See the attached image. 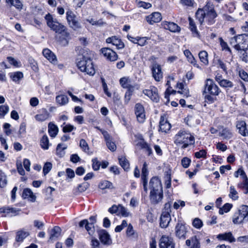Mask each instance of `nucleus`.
Listing matches in <instances>:
<instances>
[{
	"label": "nucleus",
	"instance_id": "obj_48",
	"mask_svg": "<svg viewBox=\"0 0 248 248\" xmlns=\"http://www.w3.org/2000/svg\"><path fill=\"white\" fill-rule=\"evenodd\" d=\"M9 76L12 80L15 82L19 81L23 77L22 73L20 72L11 73L9 74Z\"/></svg>",
	"mask_w": 248,
	"mask_h": 248
},
{
	"label": "nucleus",
	"instance_id": "obj_21",
	"mask_svg": "<svg viewBox=\"0 0 248 248\" xmlns=\"http://www.w3.org/2000/svg\"><path fill=\"white\" fill-rule=\"evenodd\" d=\"M141 179L143 183V186L144 188V191L145 192V194L147 193V176L148 175V171L147 169V165L146 163L145 162L143 164V167L142 168L141 171Z\"/></svg>",
	"mask_w": 248,
	"mask_h": 248
},
{
	"label": "nucleus",
	"instance_id": "obj_58",
	"mask_svg": "<svg viewBox=\"0 0 248 248\" xmlns=\"http://www.w3.org/2000/svg\"><path fill=\"white\" fill-rule=\"evenodd\" d=\"M7 59L11 64L13 65L15 67H19L21 66L20 62L12 57H8Z\"/></svg>",
	"mask_w": 248,
	"mask_h": 248
},
{
	"label": "nucleus",
	"instance_id": "obj_62",
	"mask_svg": "<svg viewBox=\"0 0 248 248\" xmlns=\"http://www.w3.org/2000/svg\"><path fill=\"white\" fill-rule=\"evenodd\" d=\"M119 212L122 215V216L124 217H127L129 216V213L125 207L123 206L119 205Z\"/></svg>",
	"mask_w": 248,
	"mask_h": 248
},
{
	"label": "nucleus",
	"instance_id": "obj_49",
	"mask_svg": "<svg viewBox=\"0 0 248 248\" xmlns=\"http://www.w3.org/2000/svg\"><path fill=\"white\" fill-rule=\"evenodd\" d=\"M6 1L19 10L22 9L23 4L19 0H6Z\"/></svg>",
	"mask_w": 248,
	"mask_h": 248
},
{
	"label": "nucleus",
	"instance_id": "obj_55",
	"mask_svg": "<svg viewBox=\"0 0 248 248\" xmlns=\"http://www.w3.org/2000/svg\"><path fill=\"white\" fill-rule=\"evenodd\" d=\"M232 207V205L230 203H226L224 205L222 208H220L219 210V214L222 215L224 213L228 212Z\"/></svg>",
	"mask_w": 248,
	"mask_h": 248
},
{
	"label": "nucleus",
	"instance_id": "obj_37",
	"mask_svg": "<svg viewBox=\"0 0 248 248\" xmlns=\"http://www.w3.org/2000/svg\"><path fill=\"white\" fill-rule=\"evenodd\" d=\"M98 187L102 190L106 189H111L114 188L113 184L107 180L101 181L98 185Z\"/></svg>",
	"mask_w": 248,
	"mask_h": 248
},
{
	"label": "nucleus",
	"instance_id": "obj_2",
	"mask_svg": "<svg viewBox=\"0 0 248 248\" xmlns=\"http://www.w3.org/2000/svg\"><path fill=\"white\" fill-rule=\"evenodd\" d=\"M174 143L177 146H181L182 149H185L195 144V138L190 132L184 129H181L174 137Z\"/></svg>",
	"mask_w": 248,
	"mask_h": 248
},
{
	"label": "nucleus",
	"instance_id": "obj_52",
	"mask_svg": "<svg viewBox=\"0 0 248 248\" xmlns=\"http://www.w3.org/2000/svg\"><path fill=\"white\" fill-rule=\"evenodd\" d=\"M79 146L86 153H89V147L87 142L84 139H81L79 142Z\"/></svg>",
	"mask_w": 248,
	"mask_h": 248
},
{
	"label": "nucleus",
	"instance_id": "obj_27",
	"mask_svg": "<svg viewBox=\"0 0 248 248\" xmlns=\"http://www.w3.org/2000/svg\"><path fill=\"white\" fill-rule=\"evenodd\" d=\"M236 127L239 130V133L243 136H248V130L246 127V123L243 121H238Z\"/></svg>",
	"mask_w": 248,
	"mask_h": 248
},
{
	"label": "nucleus",
	"instance_id": "obj_64",
	"mask_svg": "<svg viewBox=\"0 0 248 248\" xmlns=\"http://www.w3.org/2000/svg\"><path fill=\"white\" fill-rule=\"evenodd\" d=\"M192 224L197 229H200L202 226V222L199 218H196L194 219Z\"/></svg>",
	"mask_w": 248,
	"mask_h": 248
},
{
	"label": "nucleus",
	"instance_id": "obj_38",
	"mask_svg": "<svg viewBox=\"0 0 248 248\" xmlns=\"http://www.w3.org/2000/svg\"><path fill=\"white\" fill-rule=\"evenodd\" d=\"M67 149V146L62 143L58 144L56 148V155L59 157H62L65 154V150Z\"/></svg>",
	"mask_w": 248,
	"mask_h": 248
},
{
	"label": "nucleus",
	"instance_id": "obj_28",
	"mask_svg": "<svg viewBox=\"0 0 248 248\" xmlns=\"http://www.w3.org/2000/svg\"><path fill=\"white\" fill-rule=\"evenodd\" d=\"M61 229L58 226H55L50 232L49 241H54L61 235Z\"/></svg>",
	"mask_w": 248,
	"mask_h": 248
},
{
	"label": "nucleus",
	"instance_id": "obj_26",
	"mask_svg": "<svg viewBox=\"0 0 248 248\" xmlns=\"http://www.w3.org/2000/svg\"><path fill=\"white\" fill-rule=\"evenodd\" d=\"M22 197L23 199H28L31 202H34L36 200L35 195L29 188H26L23 190Z\"/></svg>",
	"mask_w": 248,
	"mask_h": 248
},
{
	"label": "nucleus",
	"instance_id": "obj_39",
	"mask_svg": "<svg viewBox=\"0 0 248 248\" xmlns=\"http://www.w3.org/2000/svg\"><path fill=\"white\" fill-rule=\"evenodd\" d=\"M29 235L28 232L25 230H20L16 232V240L17 242H22Z\"/></svg>",
	"mask_w": 248,
	"mask_h": 248
},
{
	"label": "nucleus",
	"instance_id": "obj_31",
	"mask_svg": "<svg viewBox=\"0 0 248 248\" xmlns=\"http://www.w3.org/2000/svg\"><path fill=\"white\" fill-rule=\"evenodd\" d=\"M137 146L142 149H144L148 153V155H150L152 153V148L143 139H140L137 142Z\"/></svg>",
	"mask_w": 248,
	"mask_h": 248
},
{
	"label": "nucleus",
	"instance_id": "obj_12",
	"mask_svg": "<svg viewBox=\"0 0 248 248\" xmlns=\"http://www.w3.org/2000/svg\"><path fill=\"white\" fill-rule=\"evenodd\" d=\"M143 93L154 102H157L159 100L157 89L154 86H151L149 89L143 90Z\"/></svg>",
	"mask_w": 248,
	"mask_h": 248
},
{
	"label": "nucleus",
	"instance_id": "obj_7",
	"mask_svg": "<svg viewBox=\"0 0 248 248\" xmlns=\"http://www.w3.org/2000/svg\"><path fill=\"white\" fill-rule=\"evenodd\" d=\"M220 92L218 86L214 81L210 78L207 79L204 85V93H208L213 95H218Z\"/></svg>",
	"mask_w": 248,
	"mask_h": 248
},
{
	"label": "nucleus",
	"instance_id": "obj_23",
	"mask_svg": "<svg viewBox=\"0 0 248 248\" xmlns=\"http://www.w3.org/2000/svg\"><path fill=\"white\" fill-rule=\"evenodd\" d=\"M162 19V16L159 12H154L146 17V20L150 24L160 22Z\"/></svg>",
	"mask_w": 248,
	"mask_h": 248
},
{
	"label": "nucleus",
	"instance_id": "obj_13",
	"mask_svg": "<svg viewBox=\"0 0 248 248\" xmlns=\"http://www.w3.org/2000/svg\"><path fill=\"white\" fill-rule=\"evenodd\" d=\"M149 189L150 192L162 190L163 188L160 180L156 177H153L149 182Z\"/></svg>",
	"mask_w": 248,
	"mask_h": 248
},
{
	"label": "nucleus",
	"instance_id": "obj_3",
	"mask_svg": "<svg viewBox=\"0 0 248 248\" xmlns=\"http://www.w3.org/2000/svg\"><path fill=\"white\" fill-rule=\"evenodd\" d=\"M77 65L78 69L82 72L93 76L95 73V68L92 60L88 57L82 56L77 60Z\"/></svg>",
	"mask_w": 248,
	"mask_h": 248
},
{
	"label": "nucleus",
	"instance_id": "obj_36",
	"mask_svg": "<svg viewBox=\"0 0 248 248\" xmlns=\"http://www.w3.org/2000/svg\"><path fill=\"white\" fill-rule=\"evenodd\" d=\"M217 237L219 239L228 241L230 242H233L235 241V238L230 232L219 234L218 235Z\"/></svg>",
	"mask_w": 248,
	"mask_h": 248
},
{
	"label": "nucleus",
	"instance_id": "obj_45",
	"mask_svg": "<svg viewBox=\"0 0 248 248\" xmlns=\"http://www.w3.org/2000/svg\"><path fill=\"white\" fill-rule=\"evenodd\" d=\"M229 197L234 201L238 199V194L234 186H232L230 187Z\"/></svg>",
	"mask_w": 248,
	"mask_h": 248
},
{
	"label": "nucleus",
	"instance_id": "obj_53",
	"mask_svg": "<svg viewBox=\"0 0 248 248\" xmlns=\"http://www.w3.org/2000/svg\"><path fill=\"white\" fill-rule=\"evenodd\" d=\"M7 183L6 176L4 172L0 171V187H5Z\"/></svg>",
	"mask_w": 248,
	"mask_h": 248
},
{
	"label": "nucleus",
	"instance_id": "obj_22",
	"mask_svg": "<svg viewBox=\"0 0 248 248\" xmlns=\"http://www.w3.org/2000/svg\"><path fill=\"white\" fill-rule=\"evenodd\" d=\"M186 231L185 226L181 222H178L175 227V233L179 238L185 239Z\"/></svg>",
	"mask_w": 248,
	"mask_h": 248
},
{
	"label": "nucleus",
	"instance_id": "obj_20",
	"mask_svg": "<svg viewBox=\"0 0 248 248\" xmlns=\"http://www.w3.org/2000/svg\"><path fill=\"white\" fill-rule=\"evenodd\" d=\"M120 84L123 88L127 90H134L135 86L129 77H123L120 79Z\"/></svg>",
	"mask_w": 248,
	"mask_h": 248
},
{
	"label": "nucleus",
	"instance_id": "obj_11",
	"mask_svg": "<svg viewBox=\"0 0 248 248\" xmlns=\"http://www.w3.org/2000/svg\"><path fill=\"white\" fill-rule=\"evenodd\" d=\"M159 246L160 248H174L175 244L171 237L163 235L159 240Z\"/></svg>",
	"mask_w": 248,
	"mask_h": 248
},
{
	"label": "nucleus",
	"instance_id": "obj_57",
	"mask_svg": "<svg viewBox=\"0 0 248 248\" xmlns=\"http://www.w3.org/2000/svg\"><path fill=\"white\" fill-rule=\"evenodd\" d=\"M234 176L236 178L240 176L242 179L247 177L242 168H239L234 173Z\"/></svg>",
	"mask_w": 248,
	"mask_h": 248
},
{
	"label": "nucleus",
	"instance_id": "obj_60",
	"mask_svg": "<svg viewBox=\"0 0 248 248\" xmlns=\"http://www.w3.org/2000/svg\"><path fill=\"white\" fill-rule=\"evenodd\" d=\"M191 159L187 157H185L183 158L181 160V165L184 168H187L190 163Z\"/></svg>",
	"mask_w": 248,
	"mask_h": 248
},
{
	"label": "nucleus",
	"instance_id": "obj_63",
	"mask_svg": "<svg viewBox=\"0 0 248 248\" xmlns=\"http://www.w3.org/2000/svg\"><path fill=\"white\" fill-rule=\"evenodd\" d=\"M93 164L92 167L94 170H97L99 169L101 166V163L97 160V158H93L92 159Z\"/></svg>",
	"mask_w": 248,
	"mask_h": 248
},
{
	"label": "nucleus",
	"instance_id": "obj_15",
	"mask_svg": "<svg viewBox=\"0 0 248 248\" xmlns=\"http://www.w3.org/2000/svg\"><path fill=\"white\" fill-rule=\"evenodd\" d=\"M151 202L154 204H156L160 202L163 198V189L150 192L149 195Z\"/></svg>",
	"mask_w": 248,
	"mask_h": 248
},
{
	"label": "nucleus",
	"instance_id": "obj_32",
	"mask_svg": "<svg viewBox=\"0 0 248 248\" xmlns=\"http://www.w3.org/2000/svg\"><path fill=\"white\" fill-rule=\"evenodd\" d=\"M184 54L189 63L192 64L194 66L199 68V65L197 63L196 60L189 50H185L184 51Z\"/></svg>",
	"mask_w": 248,
	"mask_h": 248
},
{
	"label": "nucleus",
	"instance_id": "obj_34",
	"mask_svg": "<svg viewBox=\"0 0 248 248\" xmlns=\"http://www.w3.org/2000/svg\"><path fill=\"white\" fill-rule=\"evenodd\" d=\"M186 244L187 246H190L192 244V247L190 248H200L199 241L196 236L192 237L190 239L186 240Z\"/></svg>",
	"mask_w": 248,
	"mask_h": 248
},
{
	"label": "nucleus",
	"instance_id": "obj_24",
	"mask_svg": "<svg viewBox=\"0 0 248 248\" xmlns=\"http://www.w3.org/2000/svg\"><path fill=\"white\" fill-rule=\"evenodd\" d=\"M107 43H111L113 46H116L118 49H121L124 47V44L122 42L121 39L117 38L116 36L109 37L106 40Z\"/></svg>",
	"mask_w": 248,
	"mask_h": 248
},
{
	"label": "nucleus",
	"instance_id": "obj_50",
	"mask_svg": "<svg viewBox=\"0 0 248 248\" xmlns=\"http://www.w3.org/2000/svg\"><path fill=\"white\" fill-rule=\"evenodd\" d=\"M120 165L124 170H127L129 169V164L128 160L124 157H121L119 158Z\"/></svg>",
	"mask_w": 248,
	"mask_h": 248
},
{
	"label": "nucleus",
	"instance_id": "obj_19",
	"mask_svg": "<svg viewBox=\"0 0 248 248\" xmlns=\"http://www.w3.org/2000/svg\"><path fill=\"white\" fill-rule=\"evenodd\" d=\"M101 51L103 55L110 61H115L118 59L116 53L110 48H103Z\"/></svg>",
	"mask_w": 248,
	"mask_h": 248
},
{
	"label": "nucleus",
	"instance_id": "obj_44",
	"mask_svg": "<svg viewBox=\"0 0 248 248\" xmlns=\"http://www.w3.org/2000/svg\"><path fill=\"white\" fill-rule=\"evenodd\" d=\"M40 146L44 150H47L49 147V142L48 137L44 135L40 140Z\"/></svg>",
	"mask_w": 248,
	"mask_h": 248
},
{
	"label": "nucleus",
	"instance_id": "obj_14",
	"mask_svg": "<svg viewBox=\"0 0 248 248\" xmlns=\"http://www.w3.org/2000/svg\"><path fill=\"white\" fill-rule=\"evenodd\" d=\"M153 77L156 81H159L163 78V72L160 65L154 62L152 65Z\"/></svg>",
	"mask_w": 248,
	"mask_h": 248
},
{
	"label": "nucleus",
	"instance_id": "obj_56",
	"mask_svg": "<svg viewBox=\"0 0 248 248\" xmlns=\"http://www.w3.org/2000/svg\"><path fill=\"white\" fill-rule=\"evenodd\" d=\"M220 86L225 88H231L233 86L232 82L227 79H223L219 83Z\"/></svg>",
	"mask_w": 248,
	"mask_h": 248
},
{
	"label": "nucleus",
	"instance_id": "obj_59",
	"mask_svg": "<svg viewBox=\"0 0 248 248\" xmlns=\"http://www.w3.org/2000/svg\"><path fill=\"white\" fill-rule=\"evenodd\" d=\"M16 169L18 172L22 176L25 175V172L23 168L22 162L20 161H17L16 163Z\"/></svg>",
	"mask_w": 248,
	"mask_h": 248
},
{
	"label": "nucleus",
	"instance_id": "obj_18",
	"mask_svg": "<svg viewBox=\"0 0 248 248\" xmlns=\"http://www.w3.org/2000/svg\"><path fill=\"white\" fill-rule=\"evenodd\" d=\"M99 239L101 243L105 245H110L112 243L109 234L105 230H101L98 232Z\"/></svg>",
	"mask_w": 248,
	"mask_h": 248
},
{
	"label": "nucleus",
	"instance_id": "obj_35",
	"mask_svg": "<svg viewBox=\"0 0 248 248\" xmlns=\"http://www.w3.org/2000/svg\"><path fill=\"white\" fill-rule=\"evenodd\" d=\"M48 131L50 136L55 138L58 134L59 129L57 126L50 122L48 125Z\"/></svg>",
	"mask_w": 248,
	"mask_h": 248
},
{
	"label": "nucleus",
	"instance_id": "obj_40",
	"mask_svg": "<svg viewBox=\"0 0 248 248\" xmlns=\"http://www.w3.org/2000/svg\"><path fill=\"white\" fill-rule=\"evenodd\" d=\"M177 88L179 89L178 91L179 93L183 94L184 96L186 97L189 96L188 90L182 83H178Z\"/></svg>",
	"mask_w": 248,
	"mask_h": 248
},
{
	"label": "nucleus",
	"instance_id": "obj_41",
	"mask_svg": "<svg viewBox=\"0 0 248 248\" xmlns=\"http://www.w3.org/2000/svg\"><path fill=\"white\" fill-rule=\"evenodd\" d=\"M237 187L243 190L244 194L248 193V178L247 177L243 178V182L238 184Z\"/></svg>",
	"mask_w": 248,
	"mask_h": 248
},
{
	"label": "nucleus",
	"instance_id": "obj_16",
	"mask_svg": "<svg viewBox=\"0 0 248 248\" xmlns=\"http://www.w3.org/2000/svg\"><path fill=\"white\" fill-rule=\"evenodd\" d=\"M135 114L139 122L142 123L145 120V110L140 104L138 103L135 105Z\"/></svg>",
	"mask_w": 248,
	"mask_h": 248
},
{
	"label": "nucleus",
	"instance_id": "obj_8",
	"mask_svg": "<svg viewBox=\"0 0 248 248\" xmlns=\"http://www.w3.org/2000/svg\"><path fill=\"white\" fill-rule=\"evenodd\" d=\"M56 37L59 43L62 46H66L69 44L71 37L70 33L68 31L67 29L65 28L60 33H58Z\"/></svg>",
	"mask_w": 248,
	"mask_h": 248
},
{
	"label": "nucleus",
	"instance_id": "obj_29",
	"mask_svg": "<svg viewBox=\"0 0 248 248\" xmlns=\"http://www.w3.org/2000/svg\"><path fill=\"white\" fill-rule=\"evenodd\" d=\"M159 126L160 130L162 132L166 133L170 131L171 125L168 121L165 120L164 118L162 116L160 118Z\"/></svg>",
	"mask_w": 248,
	"mask_h": 248
},
{
	"label": "nucleus",
	"instance_id": "obj_10",
	"mask_svg": "<svg viewBox=\"0 0 248 248\" xmlns=\"http://www.w3.org/2000/svg\"><path fill=\"white\" fill-rule=\"evenodd\" d=\"M238 44L235 46L237 50H245L248 48V34L238 35Z\"/></svg>",
	"mask_w": 248,
	"mask_h": 248
},
{
	"label": "nucleus",
	"instance_id": "obj_5",
	"mask_svg": "<svg viewBox=\"0 0 248 248\" xmlns=\"http://www.w3.org/2000/svg\"><path fill=\"white\" fill-rule=\"evenodd\" d=\"M45 18L46 21V24L51 30L54 31L57 34L62 31L66 27L59 22L57 19L54 18L50 14L46 15Z\"/></svg>",
	"mask_w": 248,
	"mask_h": 248
},
{
	"label": "nucleus",
	"instance_id": "obj_4",
	"mask_svg": "<svg viewBox=\"0 0 248 248\" xmlns=\"http://www.w3.org/2000/svg\"><path fill=\"white\" fill-rule=\"evenodd\" d=\"M232 221L234 224H240L248 221V206L242 205L233 215Z\"/></svg>",
	"mask_w": 248,
	"mask_h": 248
},
{
	"label": "nucleus",
	"instance_id": "obj_42",
	"mask_svg": "<svg viewBox=\"0 0 248 248\" xmlns=\"http://www.w3.org/2000/svg\"><path fill=\"white\" fill-rule=\"evenodd\" d=\"M89 184L86 182L79 185L77 188L73 190L74 194L78 195L79 193L85 191L89 187Z\"/></svg>",
	"mask_w": 248,
	"mask_h": 248
},
{
	"label": "nucleus",
	"instance_id": "obj_17",
	"mask_svg": "<svg viewBox=\"0 0 248 248\" xmlns=\"http://www.w3.org/2000/svg\"><path fill=\"white\" fill-rule=\"evenodd\" d=\"M50 117V114L48 110L45 108H42L38 110V114L34 118L37 121L42 122L48 120Z\"/></svg>",
	"mask_w": 248,
	"mask_h": 248
},
{
	"label": "nucleus",
	"instance_id": "obj_51",
	"mask_svg": "<svg viewBox=\"0 0 248 248\" xmlns=\"http://www.w3.org/2000/svg\"><path fill=\"white\" fill-rule=\"evenodd\" d=\"M9 108L7 105L0 106V119L3 118L5 115L8 112Z\"/></svg>",
	"mask_w": 248,
	"mask_h": 248
},
{
	"label": "nucleus",
	"instance_id": "obj_54",
	"mask_svg": "<svg viewBox=\"0 0 248 248\" xmlns=\"http://www.w3.org/2000/svg\"><path fill=\"white\" fill-rule=\"evenodd\" d=\"M220 45L222 48V50H225L229 51L230 53H232V51L230 48L229 47L227 43L225 42L222 38H219Z\"/></svg>",
	"mask_w": 248,
	"mask_h": 248
},
{
	"label": "nucleus",
	"instance_id": "obj_9",
	"mask_svg": "<svg viewBox=\"0 0 248 248\" xmlns=\"http://www.w3.org/2000/svg\"><path fill=\"white\" fill-rule=\"evenodd\" d=\"M66 19L70 27L74 30H77L81 28L80 23L72 11L68 10L66 12Z\"/></svg>",
	"mask_w": 248,
	"mask_h": 248
},
{
	"label": "nucleus",
	"instance_id": "obj_46",
	"mask_svg": "<svg viewBox=\"0 0 248 248\" xmlns=\"http://www.w3.org/2000/svg\"><path fill=\"white\" fill-rule=\"evenodd\" d=\"M188 19L189 21V29L192 32L193 35L195 37H199V33L194 21L190 17H189Z\"/></svg>",
	"mask_w": 248,
	"mask_h": 248
},
{
	"label": "nucleus",
	"instance_id": "obj_6",
	"mask_svg": "<svg viewBox=\"0 0 248 248\" xmlns=\"http://www.w3.org/2000/svg\"><path fill=\"white\" fill-rule=\"evenodd\" d=\"M171 203L168 202L164 205L162 214L160 217V225L162 228H166L171 220L170 213L171 212Z\"/></svg>",
	"mask_w": 248,
	"mask_h": 248
},
{
	"label": "nucleus",
	"instance_id": "obj_1",
	"mask_svg": "<svg viewBox=\"0 0 248 248\" xmlns=\"http://www.w3.org/2000/svg\"><path fill=\"white\" fill-rule=\"evenodd\" d=\"M217 14L215 10L214 4L211 1H207L206 5L202 9H199L196 13V16L200 24H202L204 19L209 25H212L215 22V19Z\"/></svg>",
	"mask_w": 248,
	"mask_h": 248
},
{
	"label": "nucleus",
	"instance_id": "obj_30",
	"mask_svg": "<svg viewBox=\"0 0 248 248\" xmlns=\"http://www.w3.org/2000/svg\"><path fill=\"white\" fill-rule=\"evenodd\" d=\"M164 28L173 32H179L180 28L173 22H165L164 23Z\"/></svg>",
	"mask_w": 248,
	"mask_h": 248
},
{
	"label": "nucleus",
	"instance_id": "obj_33",
	"mask_svg": "<svg viewBox=\"0 0 248 248\" xmlns=\"http://www.w3.org/2000/svg\"><path fill=\"white\" fill-rule=\"evenodd\" d=\"M68 102L69 98L65 94H59L56 96V102L61 106L66 105Z\"/></svg>",
	"mask_w": 248,
	"mask_h": 248
},
{
	"label": "nucleus",
	"instance_id": "obj_43",
	"mask_svg": "<svg viewBox=\"0 0 248 248\" xmlns=\"http://www.w3.org/2000/svg\"><path fill=\"white\" fill-rule=\"evenodd\" d=\"M232 135L231 131L227 128H223L219 132V136L222 137L223 139H229L232 137Z\"/></svg>",
	"mask_w": 248,
	"mask_h": 248
},
{
	"label": "nucleus",
	"instance_id": "obj_25",
	"mask_svg": "<svg viewBox=\"0 0 248 248\" xmlns=\"http://www.w3.org/2000/svg\"><path fill=\"white\" fill-rule=\"evenodd\" d=\"M43 54L50 62L55 64L57 61L55 55L49 49L46 48L43 50Z\"/></svg>",
	"mask_w": 248,
	"mask_h": 248
},
{
	"label": "nucleus",
	"instance_id": "obj_61",
	"mask_svg": "<svg viewBox=\"0 0 248 248\" xmlns=\"http://www.w3.org/2000/svg\"><path fill=\"white\" fill-rule=\"evenodd\" d=\"M127 226V228L126 231V235L129 237H132L135 233L133 226L130 224H129Z\"/></svg>",
	"mask_w": 248,
	"mask_h": 248
},
{
	"label": "nucleus",
	"instance_id": "obj_47",
	"mask_svg": "<svg viewBox=\"0 0 248 248\" xmlns=\"http://www.w3.org/2000/svg\"><path fill=\"white\" fill-rule=\"evenodd\" d=\"M200 61L204 65L208 64V53L206 51H201L199 53Z\"/></svg>",
	"mask_w": 248,
	"mask_h": 248
}]
</instances>
